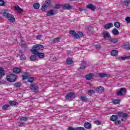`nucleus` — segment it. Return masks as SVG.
Here are the masks:
<instances>
[{"label": "nucleus", "mask_w": 130, "mask_h": 130, "mask_svg": "<svg viewBox=\"0 0 130 130\" xmlns=\"http://www.w3.org/2000/svg\"><path fill=\"white\" fill-rule=\"evenodd\" d=\"M43 49H44V46L38 44L32 47L31 52H32V54H34V55L38 56L39 58L43 59V58L45 57V54H44V53L39 52L40 50H43Z\"/></svg>", "instance_id": "f257e3e1"}, {"label": "nucleus", "mask_w": 130, "mask_h": 130, "mask_svg": "<svg viewBox=\"0 0 130 130\" xmlns=\"http://www.w3.org/2000/svg\"><path fill=\"white\" fill-rule=\"evenodd\" d=\"M78 34L75 30H70L69 31V34L71 35L75 39H78L79 38H81L82 37H84V34L82 31H78Z\"/></svg>", "instance_id": "f03ea898"}, {"label": "nucleus", "mask_w": 130, "mask_h": 130, "mask_svg": "<svg viewBox=\"0 0 130 130\" xmlns=\"http://www.w3.org/2000/svg\"><path fill=\"white\" fill-rule=\"evenodd\" d=\"M3 16L7 18L8 20L11 22V23H14L16 21V19L14 17V16L10 13L5 11L3 13Z\"/></svg>", "instance_id": "7ed1b4c3"}, {"label": "nucleus", "mask_w": 130, "mask_h": 130, "mask_svg": "<svg viewBox=\"0 0 130 130\" xmlns=\"http://www.w3.org/2000/svg\"><path fill=\"white\" fill-rule=\"evenodd\" d=\"M6 79H7V81H8V82L13 83V82L16 81V80H17V76H16L14 74H10L9 75L7 76Z\"/></svg>", "instance_id": "20e7f679"}, {"label": "nucleus", "mask_w": 130, "mask_h": 130, "mask_svg": "<svg viewBox=\"0 0 130 130\" xmlns=\"http://www.w3.org/2000/svg\"><path fill=\"white\" fill-rule=\"evenodd\" d=\"M126 94V88H121L120 90L116 93L117 96H123Z\"/></svg>", "instance_id": "39448f33"}, {"label": "nucleus", "mask_w": 130, "mask_h": 130, "mask_svg": "<svg viewBox=\"0 0 130 130\" xmlns=\"http://www.w3.org/2000/svg\"><path fill=\"white\" fill-rule=\"evenodd\" d=\"M76 97V94L74 92H69L66 95V100H70V99H72L73 98H75Z\"/></svg>", "instance_id": "423d86ee"}, {"label": "nucleus", "mask_w": 130, "mask_h": 130, "mask_svg": "<svg viewBox=\"0 0 130 130\" xmlns=\"http://www.w3.org/2000/svg\"><path fill=\"white\" fill-rule=\"evenodd\" d=\"M30 88L32 92H35V93H37V92H38V90H39L38 86L34 84H31Z\"/></svg>", "instance_id": "0eeeda50"}, {"label": "nucleus", "mask_w": 130, "mask_h": 130, "mask_svg": "<svg viewBox=\"0 0 130 130\" xmlns=\"http://www.w3.org/2000/svg\"><path fill=\"white\" fill-rule=\"evenodd\" d=\"M62 9L63 10H72L73 7L70 4H64L62 5Z\"/></svg>", "instance_id": "6e6552de"}, {"label": "nucleus", "mask_w": 130, "mask_h": 130, "mask_svg": "<svg viewBox=\"0 0 130 130\" xmlns=\"http://www.w3.org/2000/svg\"><path fill=\"white\" fill-rule=\"evenodd\" d=\"M56 14H57V12L53 10H51L49 11V12H48L46 16L47 17H51V16H54V15H56Z\"/></svg>", "instance_id": "1a4fd4ad"}, {"label": "nucleus", "mask_w": 130, "mask_h": 130, "mask_svg": "<svg viewBox=\"0 0 130 130\" xmlns=\"http://www.w3.org/2000/svg\"><path fill=\"white\" fill-rule=\"evenodd\" d=\"M87 9H89V10H91V11H95L96 10V6L93 5L92 4H89L86 6Z\"/></svg>", "instance_id": "9d476101"}, {"label": "nucleus", "mask_w": 130, "mask_h": 130, "mask_svg": "<svg viewBox=\"0 0 130 130\" xmlns=\"http://www.w3.org/2000/svg\"><path fill=\"white\" fill-rule=\"evenodd\" d=\"M103 37L105 39H110L111 38V36L109 34V32L108 31H104L103 33Z\"/></svg>", "instance_id": "9b49d317"}, {"label": "nucleus", "mask_w": 130, "mask_h": 130, "mask_svg": "<svg viewBox=\"0 0 130 130\" xmlns=\"http://www.w3.org/2000/svg\"><path fill=\"white\" fill-rule=\"evenodd\" d=\"M6 75V71L3 68V67H0V80Z\"/></svg>", "instance_id": "f8f14e48"}, {"label": "nucleus", "mask_w": 130, "mask_h": 130, "mask_svg": "<svg viewBox=\"0 0 130 130\" xmlns=\"http://www.w3.org/2000/svg\"><path fill=\"white\" fill-rule=\"evenodd\" d=\"M117 115L118 116H119V117H123V118H124V117H127V116H128V114H127V113L122 112H118L117 113Z\"/></svg>", "instance_id": "ddd939ff"}, {"label": "nucleus", "mask_w": 130, "mask_h": 130, "mask_svg": "<svg viewBox=\"0 0 130 130\" xmlns=\"http://www.w3.org/2000/svg\"><path fill=\"white\" fill-rule=\"evenodd\" d=\"M95 92L96 93H103L104 92V87L103 86H99L95 89Z\"/></svg>", "instance_id": "4468645a"}, {"label": "nucleus", "mask_w": 130, "mask_h": 130, "mask_svg": "<svg viewBox=\"0 0 130 130\" xmlns=\"http://www.w3.org/2000/svg\"><path fill=\"white\" fill-rule=\"evenodd\" d=\"M104 27L105 29L108 30V29H110V28H112V27H113V24L112 23H106L104 25Z\"/></svg>", "instance_id": "2eb2a0df"}, {"label": "nucleus", "mask_w": 130, "mask_h": 130, "mask_svg": "<svg viewBox=\"0 0 130 130\" xmlns=\"http://www.w3.org/2000/svg\"><path fill=\"white\" fill-rule=\"evenodd\" d=\"M80 99L83 102H87L89 101V99L87 98V96L84 95L80 96Z\"/></svg>", "instance_id": "dca6fc26"}, {"label": "nucleus", "mask_w": 130, "mask_h": 130, "mask_svg": "<svg viewBox=\"0 0 130 130\" xmlns=\"http://www.w3.org/2000/svg\"><path fill=\"white\" fill-rule=\"evenodd\" d=\"M110 41V43L112 44H116V43H117L118 42V39H115V38H110L109 40Z\"/></svg>", "instance_id": "f3484780"}, {"label": "nucleus", "mask_w": 130, "mask_h": 130, "mask_svg": "<svg viewBox=\"0 0 130 130\" xmlns=\"http://www.w3.org/2000/svg\"><path fill=\"white\" fill-rule=\"evenodd\" d=\"M13 72L16 74H20V73H22V70L19 67H15L13 68Z\"/></svg>", "instance_id": "a211bd4d"}, {"label": "nucleus", "mask_w": 130, "mask_h": 130, "mask_svg": "<svg viewBox=\"0 0 130 130\" xmlns=\"http://www.w3.org/2000/svg\"><path fill=\"white\" fill-rule=\"evenodd\" d=\"M86 67H87V62L85 61H82L80 66V70H84V69H86Z\"/></svg>", "instance_id": "6ab92c4d"}, {"label": "nucleus", "mask_w": 130, "mask_h": 130, "mask_svg": "<svg viewBox=\"0 0 130 130\" xmlns=\"http://www.w3.org/2000/svg\"><path fill=\"white\" fill-rule=\"evenodd\" d=\"M93 77H94V75H93L92 73H90L85 76V79L87 80H92V79H93Z\"/></svg>", "instance_id": "aec40b11"}, {"label": "nucleus", "mask_w": 130, "mask_h": 130, "mask_svg": "<svg viewBox=\"0 0 130 130\" xmlns=\"http://www.w3.org/2000/svg\"><path fill=\"white\" fill-rule=\"evenodd\" d=\"M118 118V117L117 116V115H112L111 117H110V120L111 121H116V120H117Z\"/></svg>", "instance_id": "412c9836"}, {"label": "nucleus", "mask_w": 130, "mask_h": 130, "mask_svg": "<svg viewBox=\"0 0 130 130\" xmlns=\"http://www.w3.org/2000/svg\"><path fill=\"white\" fill-rule=\"evenodd\" d=\"M98 76L99 77H100V78H108L109 75L107 74H105V73H99L98 74Z\"/></svg>", "instance_id": "4be33fe9"}, {"label": "nucleus", "mask_w": 130, "mask_h": 130, "mask_svg": "<svg viewBox=\"0 0 130 130\" xmlns=\"http://www.w3.org/2000/svg\"><path fill=\"white\" fill-rule=\"evenodd\" d=\"M84 127L87 128V129H90L92 127V124L89 122H85L84 123Z\"/></svg>", "instance_id": "5701e85b"}, {"label": "nucleus", "mask_w": 130, "mask_h": 130, "mask_svg": "<svg viewBox=\"0 0 130 130\" xmlns=\"http://www.w3.org/2000/svg\"><path fill=\"white\" fill-rule=\"evenodd\" d=\"M117 54H118V50H113L111 51V55L112 56H116Z\"/></svg>", "instance_id": "b1692460"}, {"label": "nucleus", "mask_w": 130, "mask_h": 130, "mask_svg": "<svg viewBox=\"0 0 130 130\" xmlns=\"http://www.w3.org/2000/svg\"><path fill=\"white\" fill-rule=\"evenodd\" d=\"M15 10L19 14H21V13L23 12V9L20 8V7L18 6L15 7Z\"/></svg>", "instance_id": "393cba45"}, {"label": "nucleus", "mask_w": 130, "mask_h": 130, "mask_svg": "<svg viewBox=\"0 0 130 130\" xmlns=\"http://www.w3.org/2000/svg\"><path fill=\"white\" fill-rule=\"evenodd\" d=\"M9 104L11 105V106H17L18 105V102L14 101H9Z\"/></svg>", "instance_id": "a878e982"}, {"label": "nucleus", "mask_w": 130, "mask_h": 130, "mask_svg": "<svg viewBox=\"0 0 130 130\" xmlns=\"http://www.w3.org/2000/svg\"><path fill=\"white\" fill-rule=\"evenodd\" d=\"M29 60L31 61H36L37 60V58H36V55H32L29 57Z\"/></svg>", "instance_id": "bb28decb"}, {"label": "nucleus", "mask_w": 130, "mask_h": 130, "mask_svg": "<svg viewBox=\"0 0 130 130\" xmlns=\"http://www.w3.org/2000/svg\"><path fill=\"white\" fill-rule=\"evenodd\" d=\"M112 32L114 35H115L116 36H117L119 34V31H118V30H117L116 28H114Z\"/></svg>", "instance_id": "cd10ccee"}, {"label": "nucleus", "mask_w": 130, "mask_h": 130, "mask_svg": "<svg viewBox=\"0 0 130 130\" xmlns=\"http://www.w3.org/2000/svg\"><path fill=\"white\" fill-rule=\"evenodd\" d=\"M33 7L35 10H38L39 8H40V4L38 3H35L33 5Z\"/></svg>", "instance_id": "c85d7f7f"}, {"label": "nucleus", "mask_w": 130, "mask_h": 130, "mask_svg": "<svg viewBox=\"0 0 130 130\" xmlns=\"http://www.w3.org/2000/svg\"><path fill=\"white\" fill-rule=\"evenodd\" d=\"M45 5L47 7V8H49V7L51 6V2H50V0L45 1Z\"/></svg>", "instance_id": "c756f323"}, {"label": "nucleus", "mask_w": 130, "mask_h": 130, "mask_svg": "<svg viewBox=\"0 0 130 130\" xmlns=\"http://www.w3.org/2000/svg\"><path fill=\"white\" fill-rule=\"evenodd\" d=\"M24 75H22L23 80H27L29 78V73L28 72H25Z\"/></svg>", "instance_id": "7c9ffc66"}, {"label": "nucleus", "mask_w": 130, "mask_h": 130, "mask_svg": "<svg viewBox=\"0 0 130 130\" xmlns=\"http://www.w3.org/2000/svg\"><path fill=\"white\" fill-rule=\"evenodd\" d=\"M123 5L125 7H128L130 5V0H125L123 1Z\"/></svg>", "instance_id": "2f4dec72"}, {"label": "nucleus", "mask_w": 130, "mask_h": 130, "mask_svg": "<svg viewBox=\"0 0 130 130\" xmlns=\"http://www.w3.org/2000/svg\"><path fill=\"white\" fill-rule=\"evenodd\" d=\"M19 56L20 60H26V56L25 55H18Z\"/></svg>", "instance_id": "473e14b6"}, {"label": "nucleus", "mask_w": 130, "mask_h": 130, "mask_svg": "<svg viewBox=\"0 0 130 130\" xmlns=\"http://www.w3.org/2000/svg\"><path fill=\"white\" fill-rule=\"evenodd\" d=\"M66 62H67V64H72V63H73V62H74L73 60L70 58H69L67 59Z\"/></svg>", "instance_id": "72a5a7b5"}, {"label": "nucleus", "mask_w": 130, "mask_h": 130, "mask_svg": "<svg viewBox=\"0 0 130 130\" xmlns=\"http://www.w3.org/2000/svg\"><path fill=\"white\" fill-rule=\"evenodd\" d=\"M123 47L124 49H126V50H130V45L125 44L123 45Z\"/></svg>", "instance_id": "f704fd0d"}, {"label": "nucleus", "mask_w": 130, "mask_h": 130, "mask_svg": "<svg viewBox=\"0 0 130 130\" xmlns=\"http://www.w3.org/2000/svg\"><path fill=\"white\" fill-rule=\"evenodd\" d=\"M9 108H10L9 105H5L2 107V109H3V110H8Z\"/></svg>", "instance_id": "c9c22d12"}, {"label": "nucleus", "mask_w": 130, "mask_h": 130, "mask_svg": "<svg viewBox=\"0 0 130 130\" xmlns=\"http://www.w3.org/2000/svg\"><path fill=\"white\" fill-rule=\"evenodd\" d=\"M120 101L118 99H114L112 101V103L114 104H119Z\"/></svg>", "instance_id": "e433bc0d"}, {"label": "nucleus", "mask_w": 130, "mask_h": 130, "mask_svg": "<svg viewBox=\"0 0 130 130\" xmlns=\"http://www.w3.org/2000/svg\"><path fill=\"white\" fill-rule=\"evenodd\" d=\"M129 59H130V56L121 57V59L122 60H126V59L128 60Z\"/></svg>", "instance_id": "4c0bfd02"}, {"label": "nucleus", "mask_w": 130, "mask_h": 130, "mask_svg": "<svg viewBox=\"0 0 130 130\" xmlns=\"http://www.w3.org/2000/svg\"><path fill=\"white\" fill-rule=\"evenodd\" d=\"M96 92L93 90H88L87 91V94L88 95H91V94H95Z\"/></svg>", "instance_id": "58836bf2"}, {"label": "nucleus", "mask_w": 130, "mask_h": 130, "mask_svg": "<svg viewBox=\"0 0 130 130\" xmlns=\"http://www.w3.org/2000/svg\"><path fill=\"white\" fill-rule=\"evenodd\" d=\"M59 40H60V38H56L53 41V43H57V42H59Z\"/></svg>", "instance_id": "ea45409f"}, {"label": "nucleus", "mask_w": 130, "mask_h": 130, "mask_svg": "<svg viewBox=\"0 0 130 130\" xmlns=\"http://www.w3.org/2000/svg\"><path fill=\"white\" fill-rule=\"evenodd\" d=\"M27 81L29 83H33V82H34V77H29L28 78Z\"/></svg>", "instance_id": "a19ab883"}, {"label": "nucleus", "mask_w": 130, "mask_h": 130, "mask_svg": "<svg viewBox=\"0 0 130 130\" xmlns=\"http://www.w3.org/2000/svg\"><path fill=\"white\" fill-rule=\"evenodd\" d=\"M114 26H115L116 28H119V27H120V23L118 22H115L114 23Z\"/></svg>", "instance_id": "79ce46f5"}, {"label": "nucleus", "mask_w": 130, "mask_h": 130, "mask_svg": "<svg viewBox=\"0 0 130 130\" xmlns=\"http://www.w3.org/2000/svg\"><path fill=\"white\" fill-rule=\"evenodd\" d=\"M60 8H61V6H60V5L57 4H55L54 7V9H60Z\"/></svg>", "instance_id": "37998d69"}, {"label": "nucleus", "mask_w": 130, "mask_h": 130, "mask_svg": "<svg viewBox=\"0 0 130 130\" xmlns=\"http://www.w3.org/2000/svg\"><path fill=\"white\" fill-rule=\"evenodd\" d=\"M14 86L16 88H20L21 86V83L20 82L16 83L14 84Z\"/></svg>", "instance_id": "c03bdc74"}, {"label": "nucleus", "mask_w": 130, "mask_h": 130, "mask_svg": "<svg viewBox=\"0 0 130 130\" xmlns=\"http://www.w3.org/2000/svg\"><path fill=\"white\" fill-rule=\"evenodd\" d=\"M47 8H48V7L46 6V5H45V4H44V5L42 6V11H46Z\"/></svg>", "instance_id": "a18cd8bd"}, {"label": "nucleus", "mask_w": 130, "mask_h": 130, "mask_svg": "<svg viewBox=\"0 0 130 130\" xmlns=\"http://www.w3.org/2000/svg\"><path fill=\"white\" fill-rule=\"evenodd\" d=\"M19 120L21 121H27V117H23L20 118Z\"/></svg>", "instance_id": "49530a36"}, {"label": "nucleus", "mask_w": 130, "mask_h": 130, "mask_svg": "<svg viewBox=\"0 0 130 130\" xmlns=\"http://www.w3.org/2000/svg\"><path fill=\"white\" fill-rule=\"evenodd\" d=\"M94 123L95 124H96V125H100V124H101V121L99 120H96V121H94Z\"/></svg>", "instance_id": "de8ad7c7"}, {"label": "nucleus", "mask_w": 130, "mask_h": 130, "mask_svg": "<svg viewBox=\"0 0 130 130\" xmlns=\"http://www.w3.org/2000/svg\"><path fill=\"white\" fill-rule=\"evenodd\" d=\"M5 1L4 0H0V6H1V7H4V6H5Z\"/></svg>", "instance_id": "09e8293b"}, {"label": "nucleus", "mask_w": 130, "mask_h": 130, "mask_svg": "<svg viewBox=\"0 0 130 130\" xmlns=\"http://www.w3.org/2000/svg\"><path fill=\"white\" fill-rule=\"evenodd\" d=\"M76 130H85V128L83 127H76Z\"/></svg>", "instance_id": "8fccbe9b"}, {"label": "nucleus", "mask_w": 130, "mask_h": 130, "mask_svg": "<svg viewBox=\"0 0 130 130\" xmlns=\"http://www.w3.org/2000/svg\"><path fill=\"white\" fill-rule=\"evenodd\" d=\"M125 21H126V22H127V23L128 24H129L130 23V17H126L125 18Z\"/></svg>", "instance_id": "3c124183"}, {"label": "nucleus", "mask_w": 130, "mask_h": 130, "mask_svg": "<svg viewBox=\"0 0 130 130\" xmlns=\"http://www.w3.org/2000/svg\"><path fill=\"white\" fill-rule=\"evenodd\" d=\"M121 123V121L120 120H117L115 122V124H120Z\"/></svg>", "instance_id": "603ef678"}, {"label": "nucleus", "mask_w": 130, "mask_h": 130, "mask_svg": "<svg viewBox=\"0 0 130 130\" xmlns=\"http://www.w3.org/2000/svg\"><path fill=\"white\" fill-rule=\"evenodd\" d=\"M68 130H76V128L70 126L68 127Z\"/></svg>", "instance_id": "864d4df0"}, {"label": "nucleus", "mask_w": 130, "mask_h": 130, "mask_svg": "<svg viewBox=\"0 0 130 130\" xmlns=\"http://www.w3.org/2000/svg\"><path fill=\"white\" fill-rule=\"evenodd\" d=\"M101 48V45H96V49H100Z\"/></svg>", "instance_id": "5fc2aeb1"}, {"label": "nucleus", "mask_w": 130, "mask_h": 130, "mask_svg": "<svg viewBox=\"0 0 130 130\" xmlns=\"http://www.w3.org/2000/svg\"><path fill=\"white\" fill-rule=\"evenodd\" d=\"M37 39H38V40H40V39H41V36H37Z\"/></svg>", "instance_id": "6e6d98bb"}, {"label": "nucleus", "mask_w": 130, "mask_h": 130, "mask_svg": "<svg viewBox=\"0 0 130 130\" xmlns=\"http://www.w3.org/2000/svg\"><path fill=\"white\" fill-rule=\"evenodd\" d=\"M24 124H25V123L21 122L19 124V126H22V125H24Z\"/></svg>", "instance_id": "4d7b16f0"}, {"label": "nucleus", "mask_w": 130, "mask_h": 130, "mask_svg": "<svg viewBox=\"0 0 130 130\" xmlns=\"http://www.w3.org/2000/svg\"><path fill=\"white\" fill-rule=\"evenodd\" d=\"M79 11H84V8H82V7H79Z\"/></svg>", "instance_id": "13d9d810"}, {"label": "nucleus", "mask_w": 130, "mask_h": 130, "mask_svg": "<svg viewBox=\"0 0 130 130\" xmlns=\"http://www.w3.org/2000/svg\"><path fill=\"white\" fill-rule=\"evenodd\" d=\"M19 53H23V51L22 50H19Z\"/></svg>", "instance_id": "bf43d9fd"}, {"label": "nucleus", "mask_w": 130, "mask_h": 130, "mask_svg": "<svg viewBox=\"0 0 130 130\" xmlns=\"http://www.w3.org/2000/svg\"><path fill=\"white\" fill-rule=\"evenodd\" d=\"M117 59H121V58H119V57H118Z\"/></svg>", "instance_id": "052dcab7"}, {"label": "nucleus", "mask_w": 130, "mask_h": 130, "mask_svg": "<svg viewBox=\"0 0 130 130\" xmlns=\"http://www.w3.org/2000/svg\"><path fill=\"white\" fill-rule=\"evenodd\" d=\"M2 16H0V20H2Z\"/></svg>", "instance_id": "680f3d73"}, {"label": "nucleus", "mask_w": 130, "mask_h": 130, "mask_svg": "<svg viewBox=\"0 0 130 130\" xmlns=\"http://www.w3.org/2000/svg\"><path fill=\"white\" fill-rule=\"evenodd\" d=\"M121 120H122V121H123V120H124L123 119H121Z\"/></svg>", "instance_id": "e2e57ef3"}, {"label": "nucleus", "mask_w": 130, "mask_h": 130, "mask_svg": "<svg viewBox=\"0 0 130 130\" xmlns=\"http://www.w3.org/2000/svg\"><path fill=\"white\" fill-rule=\"evenodd\" d=\"M25 47L27 48V45H25Z\"/></svg>", "instance_id": "0e129e2a"}]
</instances>
